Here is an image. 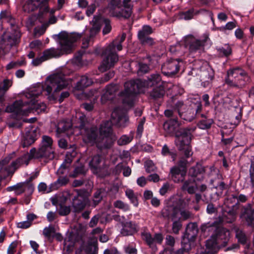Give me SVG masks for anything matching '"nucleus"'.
<instances>
[{
  "label": "nucleus",
  "mask_w": 254,
  "mask_h": 254,
  "mask_svg": "<svg viewBox=\"0 0 254 254\" xmlns=\"http://www.w3.org/2000/svg\"><path fill=\"white\" fill-rule=\"evenodd\" d=\"M161 80L160 74L156 73L149 75L147 79L144 81L136 79L126 82L125 84V89L121 93V96L123 97V103L128 107H133L136 95L142 91L143 87L155 86L159 84Z\"/></svg>",
  "instance_id": "nucleus-1"
},
{
  "label": "nucleus",
  "mask_w": 254,
  "mask_h": 254,
  "mask_svg": "<svg viewBox=\"0 0 254 254\" xmlns=\"http://www.w3.org/2000/svg\"><path fill=\"white\" fill-rule=\"evenodd\" d=\"M161 80L160 74L156 73L149 75L147 79L144 81L136 79L126 82L125 84V89L121 93V96L123 97V103L128 107H133L136 95L142 91L143 87L155 86L159 84Z\"/></svg>",
  "instance_id": "nucleus-2"
},
{
  "label": "nucleus",
  "mask_w": 254,
  "mask_h": 254,
  "mask_svg": "<svg viewBox=\"0 0 254 254\" xmlns=\"http://www.w3.org/2000/svg\"><path fill=\"white\" fill-rule=\"evenodd\" d=\"M68 85L69 82L64 74L56 73L46 78L45 83L42 85V89L47 92L46 95L48 96V99L50 102L55 103L58 100L59 103H61L65 98L69 96V93L68 91H64L58 98L59 92L67 87Z\"/></svg>",
  "instance_id": "nucleus-3"
},
{
  "label": "nucleus",
  "mask_w": 254,
  "mask_h": 254,
  "mask_svg": "<svg viewBox=\"0 0 254 254\" xmlns=\"http://www.w3.org/2000/svg\"><path fill=\"white\" fill-rule=\"evenodd\" d=\"M53 140L51 137L44 135L42 137L41 146L38 150L32 148L29 153L24 154L11 162L10 166L13 168L14 172L23 164L28 165L29 161L33 158H53L54 151L52 150Z\"/></svg>",
  "instance_id": "nucleus-4"
},
{
  "label": "nucleus",
  "mask_w": 254,
  "mask_h": 254,
  "mask_svg": "<svg viewBox=\"0 0 254 254\" xmlns=\"http://www.w3.org/2000/svg\"><path fill=\"white\" fill-rule=\"evenodd\" d=\"M251 77L248 72L239 66L229 69L225 78V83L229 87L242 89L251 82Z\"/></svg>",
  "instance_id": "nucleus-5"
},
{
  "label": "nucleus",
  "mask_w": 254,
  "mask_h": 254,
  "mask_svg": "<svg viewBox=\"0 0 254 254\" xmlns=\"http://www.w3.org/2000/svg\"><path fill=\"white\" fill-rule=\"evenodd\" d=\"M195 129V127H180L175 135V143L176 146L187 158L192 154L190 143L193 137L192 133Z\"/></svg>",
  "instance_id": "nucleus-6"
},
{
  "label": "nucleus",
  "mask_w": 254,
  "mask_h": 254,
  "mask_svg": "<svg viewBox=\"0 0 254 254\" xmlns=\"http://www.w3.org/2000/svg\"><path fill=\"white\" fill-rule=\"evenodd\" d=\"M78 125L82 136L83 141L86 144L91 146L96 145L97 147V143L99 140L98 128L96 126L86 127V124L88 123L86 116L82 113L76 115Z\"/></svg>",
  "instance_id": "nucleus-7"
},
{
  "label": "nucleus",
  "mask_w": 254,
  "mask_h": 254,
  "mask_svg": "<svg viewBox=\"0 0 254 254\" xmlns=\"http://www.w3.org/2000/svg\"><path fill=\"white\" fill-rule=\"evenodd\" d=\"M98 131L100 141L97 143V148L100 150L111 148L117 139L113 132L112 123L108 121L103 122Z\"/></svg>",
  "instance_id": "nucleus-8"
},
{
  "label": "nucleus",
  "mask_w": 254,
  "mask_h": 254,
  "mask_svg": "<svg viewBox=\"0 0 254 254\" xmlns=\"http://www.w3.org/2000/svg\"><path fill=\"white\" fill-rule=\"evenodd\" d=\"M197 224L190 223L186 227V232L182 237L181 248L179 249L176 254H189L192 247L196 239L198 233Z\"/></svg>",
  "instance_id": "nucleus-9"
},
{
  "label": "nucleus",
  "mask_w": 254,
  "mask_h": 254,
  "mask_svg": "<svg viewBox=\"0 0 254 254\" xmlns=\"http://www.w3.org/2000/svg\"><path fill=\"white\" fill-rule=\"evenodd\" d=\"M116 48L119 51H121L122 50V43L119 42L116 44L115 42H113L103 50L102 54L105 57L100 65V70H107L113 67L118 61L119 58L115 51Z\"/></svg>",
  "instance_id": "nucleus-10"
},
{
  "label": "nucleus",
  "mask_w": 254,
  "mask_h": 254,
  "mask_svg": "<svg viewBox=\"0 0 254 254\" xmlns=\"http://www.w3.org/2000/svg\"><path fill=\"white\" fill-rule=\"evenodd\" d=\"M187 206V202L182 198L176 199L172 204H169L162 210L163 218L174 221L178 219L180 209L184 208Z\"/></svg>",
  "instance_id": "nucleus-11"
},
{
  "label": "nucleus",
  "mask_w": 254,
  "mask_h": 254,
  "mask_svg": "<svg viewBox=\"0 0 254 254\" xmlns=\"http://www.w3.org/2000/svg\"><path fill=\"white\" fill-rule=\"evenodd\" d=\"M184 64L183 61L180 59H171L164 63L161 66V72L168 77H174L179 71L180 67Z\"/></svg>",
  "instance_id": "nucleus-12"
},
{
  "label": "nucleus",
  "mask_w": 254,
  "mask_h": 254,
  "mask_svg": "<svg viewBox=\"0 0 254 254\" xmlns=\"http://www.w3.org/2000/svg\"><path fill=\"white\" fill-rule=\"evenodd\" d=\"M153 32V29L148 25L142 26L138 31L137 38L142 46L152 47L156 44L155 39L150 36Z\"/></svg>",
  "instance_id": "nucleus-13"
},
{
  "label": "nucleus",
  "mask_w": 254,
  "mask_h": 254,
  "mask_svg": "<svg viewBox=\"0 0 254 254\" xmlns=\"http://www.w3.org/2000/svg\"><path fill=\"white\" fill-rule=\"evenodd\" d=\"M40 136V129L38 127L30 126L23 136L21 146L23 148L28 147L34 143Z\"/></svg>",
  "instance_id": "nucleus-14"
},
{
  "label": "nucleus",
  "mask_w": 254,
  "mask_h": 254,
  "mask_svg": "<svg viewBox=\"0 0 254 254\" xmlns=\"http://www.w3.org/2000/svg\"><path fill=\"white\" fill-rule=\"evenodd\" d=\"M49 0H28L23 8L28 12L39 9V14L48 12L49 10L48 2Z\"/></svg>",
  "instance_id": "nucleus-15"
},
{
  "label": "nucleus",
  "mask_w": 254,
  "mask_h": 254,
  "mask_svg": "<svg viewBox=\"0 0 254 254\" xmlns=\"http://www.w3.org/2000/svg\"><path fill=\"white\" fill-rule=\"evenodd\" d=\"M208 38V37L206 36L204 39L200 40L196 39L192 35H189L185 39L184 46L190 53L196 52L203 47Z\"/></svg>",
  "instance_id": "nucleus-16"
},
{
  "label": "nucleus",
  "mask_w": 254,
  "mask_h": 254,
  "mask_svg": "<svg viewBox=\"0 0 254 254\" xmlns=\"http://www.w3.org/2000/svg\"><path fill=\"white\" fill-rule=\"evenodd\" d=\"M213 235L219 242L220 246L226 247L229 240L230 232L224 227H218L216 228Z\"/></svg>",
  "instance_id": "nucleus-17"
},
{
  "label": "nucleus",
  "mask_w": 254,
  "mask_h": 254,
  "mask_svg": "<svg viewBox=\"0 0 254 254\" xmlns=\"http://www.w3.org/2000/svg\"><path fill=\"white\" fill-rule=\"evenodd\" d=\"M241 217L243 218L248 226L254 228V207L251 203H248L242 209Z\"/></svg>",
  "instance_id": "nucleus-18"
},
{
  "label": "nucleus",
  "mask_w": 254,
  "mask_h": 254,
  "mask_svg": "<svg viewBox=\"0 0 254 254\" xmlns=\"http://www.w3.org/2000/svg\"><path fill=\"white\" fill-rule=\"evenodd\" d=\"M163 129L168 135L175 136L176 132L180 127L178 118H175L165 122L163 125Z\"/></svg>",
  "instance_id": "nucleus-19"
},
{
  "label": "nucleus",
  "mask_w": 254,
  "mask_h": 254,
  "mask_svg": "<svg viewBox=\"0 0 254 254\" xmlns=\"http://www.w3.org/2000/svg\"><path fill=\"white\" fill-rule=\"evenodd\" d=\"M89 166L94 174L100 172L102 169L103 157L102 155L96 154L90 157Z\"/></svg>",
  "instance_id": "nucleus-20"
},
{
  "label": "nucleus",
  "mask_w": 254,
  "mask_h": 254,
  "mask_svg": "<svg viewBox=\"0 0 254 254\" xmlns=\"http://www.w3.org/2000/svg\"><path fill=\"white\" fill-rule=\"evenodd\" d=\"M205 172L204 168L200 164L197 163L195 166L190 168L189 175L193 178V182H200L203 179Z\"/></svg>",
  "instance_id": "nucleus-21"
},
{
  "label": "nucleus",
  "mask_w": 254,
  "mask_h": 254,
  "mask_svg": "<svg viewBox=\"0 0 254 254\" xmlns=\"http://www.w3.org/2000/svg\"><path fill=\"white\" fill-rule=\"evenodd\" d=\"M123 228L121 233L123 236H132L138 231V226L135 222L127 221L122 223Z\"/></svg>",
  "instance_id": "nucleus-22"
},
{
  "label": "nucleus",
  "mask_w": 254,
  "mask_h": 254,
  "mask_svg": "<svg viewBox=\"0 0 254 254\" xmlns=\"http://www.w3.org/2000/svg\"><path fill=\"white\" fill-rule=\"evenodd\" d=\"M117 91V87L115 84H110L106 86L105 92L102 95L101 100L102 103L107 101L112 100Z\"/></svg>",
  "instance_id": "nucleus-23"
},
{
  "label": "nucleus",
  "mask_w": 254,
  "mask_h": 254,
  "mask_svg": "<svg viewBox=\"0 0 254 254\" xmlns=\"http://www.w3.org/2000/svg\"><path fill=\"white\" fill-rule=\"evenodd\" d=\"M170 174L172 180L178 183L184 181L187 173L178 167L173 166L170 170Z\"/></svg>",
  "instance_id": "nucleus-24"
},
{
  "label": "nucleus",
  "mask_w": 254,
  "mask_h": 254,
  "mask_svg": "<svg viewBox=\"0 0 254 254\" xmlns=\"http://www.w3.org/2000/svg\"><path fill=\"white\" fill-rule=\"evenodd\" d=\"M152 59L150 56H147L143 61L137 63L136 64L137 73L138 75H142L147 73L150 70L149 64Z\"/></svg>",
  "instance_id": "nucleus-25"
},
{
  "label": "nucleus",
  "mask_w": 254,
  "mask_h": 254,
  "mask_svg": "<svg viewBox=\"0 0 254 254\" xmlns=\"http://www.w3.org/2000/svg\"><path fill=\"white\" fill-rule=\"evenodd\" d=\"M23 102L21 100L15 101L12 105L6 106L5 112L13 113L16 115H23L24 111L22 109Z\"/></svg>",
  "instance_id": "nucleus-26"
},
{
  "label": "nucleus",
  "mask_w": 254,
  "mask_h": 254,
  "mask_svg": "<svg viewBox=\"0 0 254 254\" xmlns=\"http://www.w3.org/2000/svg\"><path fill=\"white\" fill-rule=\"evenodd\" d=\"M80 36L70 35L68 39L60 42L62 49L66 53H70L72 50V47L73 43L75 42Z\"/></svg>",
  "instance_id": "nucleus-27"
},
{
  "label": "nucleus",
  "mask_w": 254,
  "mask_h": 254,
  "mask_svg": "<svg viewBox=\"0 0 254 254\" xmlns=\"http://www.w3.org/2000/svg\"><path fill=\"white\" fill-rule=\"evenodd\" d=\"M93 82V79L90 76L84 75L81 76L79 80L77 82L75 88L78 90H83L91 85Z\"/></svg>",
  "instance_id": "nucleus-28"
},
{
  "label": "nucleus",
  "mask_w": 254,
  "mask_h": 254,
  "mask_svg": "<svg viewBox=\"0 0 254 254\" xmlns=\"http://www.w3.org/2000/svg\"><path fill=\"white\" fill-rule=\"evenodd\" d=\"M11 85V81L8 79H4L3 82L0 84V104L2 107L4 106L5 93Z\"/></svg>",
  "instance_id": "nucleus-29"
},
{
  "label": "nucleus",
  "mask_w": 254,
  "mask_h": 254,
  "mask_svg": "<svg viewBox=\"0 0 254 254\" xmlns=\"http://www.w3.org/2000/svg\"><path fill=\"white\" fill-rule=\"evenodd\" d=\"M92 22V27L90 29L89 31V39L93 38L94 36H95L100 32L101 29L100 19L98 15L94 16Z\"/></svg>",
  "instance_id": "nucleus-30"
},
{
  "label": "nucleus",
  "mask_w": 254,
  "mask_h": 254,
  "mask_svg": "<svg viewBox=\"0 0 254 254\" xmlns=\"http://www.w3.org/2000/svg\"><path fill=\"white\" fill-rule=\"evenodd\" d=\"M92 22V27L90 29L89 31V39L93 38L94 36H95L100 32L101 29L100 19L98 15L94 16Z\"/></svg>",
  "instance_id": "nucleus-31"
},
{
  "label": "nucleus",
  "mask_w": 254,
  "mask_h": 254,
  "mask_svg": "<svg viewBox=\"0 0 254 254\" xmlns=\"http://www.w3.org/2000/svg\"><path fill=\"white\" fill-rule=\"evenodd\" d=\"M72 125L70 122L61 121L58 124L57 132L58 134L65 133L66 131H71ZM72 131H71V132Z\"/></svg>",
  "instance_id": "nucleus-32"
},
{
  "label": "nucleus",
  "mask_w": 254,
  "mask_h": 254,
  "mask_svg": "<svg viewBox=\"0 0 254 254\" xmlns=\"http://www.w3.org/2000/svg\"><path fill=\"white\" fill-rule=\"evenodd\" d=\"M86 206V200L74 196L72 198V206L75 213H79L84 209Z\"/></svg>",
  "instance_id": "nucleus-33"
},
{
  "label": "nucleus",
  "mask_w": 254,
  "mask_h": 254,
  "mask_svg": "<svg viewBox=\"0 0 254 254\" xmlns=\"http://www.w3.org/2000/svg\"><path fill=\"white\" fill-rule=\"evenodd\" d=\"M187 105L184 104V102L181 101H177L174 105V110L176 111L180 117L187 121V119L186 118V110L187 108Z\"/></svg>",
  "instance_id": "nucleus-34"
},
{
  "label": "nucleus",
  "mask_w": 254,
  "mask_h": 254,
  "mask_svg": "<svg viewBox=\"0 0 254 254\" xmlns=\"http://www.w3.org/2000/svg\"><path fill=\"white\" fill-rule=\"evenodd\" d=\"M218 55L220 58H228L232 54V49L228 44L216 48Z\"/></svg>",
  "instance_id": "nucleus-35"
},
{
  "label": "nucleus",
  "mask_w": 254,
  "mask_h": 254,
  "mask_svg": "<svg viewBox=\"0 0 254 254\" xmlns=\"http://www.w3.org/2000/svg\"><path fill=\"white\" fill-rule=\"evenodd\" d=\"M98 16L100 19L101 27L103 24H104V27L102 31L103 34L105 35L109 34L112 30L111 21L108 18L103 17L101 15H98Z\"/></svg>",
  "instance_id": "nucleus-36"
},
{
  "label": "nucleus",
  "mask_w": 254,
  "mask_h": 254,
  "mask_svg": "<svg viewBox=\"0 0 254 254\" xmlns=\"http://www.w3.org/2000/svg\"><path fill=\"white\" fill-rule=\"evenodd\" d=\"M164 94V88L161 85H159V86L154 88L150 93V96L152 98L155 99L163 97Z\"/></svg>",
  "instance_id": "nucleus-37"
},
{
  "label": "nucleus",
  "mask_w": 254,
  "mask_h": 254,
  "mask_svg": "<svg viewBox=\"0 0 254 254\" xmlns=\"http://www.w3.org/2000/svg\"><path fill=\"white\" fill-rule=\"evenodd\" d=\"M236 238L238 240V243L242 245L247 244L249 241L246 234L242 230H238L236 231Z\"/></svg>",
  "instance_id": "nucleus-38"
},
{
  "label": "nucleus",
  "mask_w": 254,
  "mask_h": 254,
  "mask_svg": "<svg viewBox=\"0 0 254 254\" xmlns=\"http://www.w3.org/2000/svg\"><path fill=\"white\" fill-rule=\"evenodd\" d=\"M131 13V10L129 8L122 9L120 11L116 12L115 16L119 19H127L130 17Z\"/></svg>",
  "instance_id": "nucleus-39"
},
{
  "label": "nucleus",
  "mask_w": 254,
  "mask_h": 254,
  "mask_svg": "<svg viewBox=\"0 0 254 254\" xmlns=\"http://www.w3.org/2000/svg\"><path fill=\"white\" fill-rule=\"evenodd\" d=\"M219 245L215 237L212 235L210 238L206 242V248L210 250H214L218 247Z\"/></svg>",
  "instance_id": "nucleus-40"
},
{
  "label": "nucleus",
  "mask_w": 254,
  "mask_h": 254,
  "mask_svg": "<svg viewBox=\"0 0 254 254\" xmlns=\"http://www.w3.org/2000/svg\"><path fill=\"white\" fill-rule=\"evenodd\" d=\"M86 171L85 166L83 165H80L76 166L74 168L72 174H71L70 176L73 178L77 177L79 175H83V177H85L86 174Z\"/></svg>",
  "instance_id": "nucleus-41"
},
{
  "label": "nucleus",
  "mask_w": 254,
  "mask_h": 254,
  "mask_svg": "<svg viewBox=\"0 0 254 254\" xmlns=\"http://www.w3.org/2000/svg\"><path fill=\"white\" fill-rule=\"evenodd\" d=\"M126 195L130 200L133 205L137 207L138 205L137 197L134 191L131 189H127L125 192Z\"/></svg>",
  "instance_id": "nucleus-42"
},
{
  "label": "nucleus",
  "mask_w": 254,
  "mask_h": 254,
  "mask_svg": "<svg viewBox=\"0 0 254 254\" xmlns=\"http://www.w3.org/2000/svg\"><path fill=\"white\" fill-rule=\"evenodd\" d=\"M54 233H55V229L53 226L50 225L48 227H45L43 230V235L51 242L54 239V236H52V235Z\"/></svg>",
  "instance_id": "nucleus-43"
},
{
  "label": "nucleus",
  "mask_w": 254,
  "mask_h": 254,
  "mask_svg": "<svg viewBox=\"0 0 254 254\" xmlns=\"http://www.w3.org/2000/svg\"><path fill=\"white\" fill-rule=\"evenodd\" d=\"M20 35L16 34H11L7 36V44L11 47L16 46L20 41Z\"/></svg>",
  "instance_id": "nucleus-44"
},
{
  "label": "nucleus",
  "mask_w": 254,
  "mask_h": 254,
  "mask_svg": "<svg viewBox=\"0 0 254 254\" xmlns=\"http://www.w3.org/2000/svg\"><path fill=\"white\" fill-rule=\"evenodd\" d=\"M214 121L212 119L202 120L198 123V127L202 129H209L211 127Z\"/></svg>",
  "instance_id": "nucleus-45"
},
{
  "label": "nucleus",
  "mask_w": 254,
  "mask_h": 254,
  "mask_svg": "<svg viewBox=\"0 0 254 254\" xmlns=\"http://www.w3.org/2000/svg\"><path fill=\"white\" fill-rule=\"evenodd\" d=\"M173 221L172 231L175 234H178L179 231L182 228V218H178L177 220L175 219Z\"/></svg>",
  "instance_id": "nucleus-46"
},
{
  "label": "nucleus",
  "mask_w": 254,
  "mask_h": 254,
  "mask_svg": "<svg viewBox=\"0 0 254 254\" xmlns=\"http://www.w3.org/2000/svg\"><path fill=\"white\" fill-rule=\"evenodd\" d=\"M161 153L163 156H171L173 160H175L177 157V154L175 152L171 151L166 144H165L163 146L161 150Z\"/></svg>",
  "instance_id": "nucleus-47"
},
{
  "label": "nucleus",
  "mask_w": 254,
  "mask_h": 254,
  "mask_svg": "<svg viewBox=\"0 0 254 254\" xmlns=\"http://www.w3.org/2000/svg\"><path fill=\"white\" fill-rule=\"evenodd\" d=\"M194 15V9L190 8L186 11H183L180 13L182 18L188 20L192 19Z\"/></svg>",
  "instance_id": "nucleus-48"
},
{
  "label": "nucleus",
  "mask_w": 254,
  "mask_h": 254,
  "mask_svg": "<svg viewBox=\"0 0 254 254\" xmlns=\"http://www.w3.org/2000/svg\"><path fill=\"white\" fill-rule=\"evenodd\" d=\"M190 108L191 109H193L195 112V115H198L202 111V105L200 101H197L195 103H192L190 105Z\"/></svg>",
  "instance_id": "nucleus-49"
},
{
  "label": "nucleus",
  "mask_w": 254,
  "mask_h": 254,
  "mask_svg": "<svg viewBox=\"0 0 254 254\" xmlns=\"http://www.w3.org/2000/svg\"><path fill=\"white\" fill-rule=\"evenodd\" d=\"M203 76H204V77L202 78V79L204 80L205 82H209L212 81L214 78V72L212 70L210 71H204L201 77H202Z\"/></svg>",
  "instance_id": "nucleus-50"
},
{
  "label": "nucleus",
  "mask_w": 254,
  "mask_h": 254,
  "mask_svg": "<svg viewBox=\"0 0 254 254\" xmlns=\"http://www.w3.org/2000/svg\"><path fill=\"white\" fill-rule=\"evenodd\" d=\"M187 206L188 204H187V206L184 208L180 209V210H179V213L181 216L180 218H182V221L189 219L191 216V213L186 209Z\"/></svg>",
  "instance_id": "nucleus-51"
},
{
  "label": "nucleus",
  "mask_w": 254,
  "mask_h": 254,
  "mask_svg": "<svg viewBox=\"0 0 254 254\" xmlns=\"http://www.w3.org/2000/svg\"><path fill=\"white\" fill-rule=\"evenodd\" d=\"M141 236L147 245L151 247L153 245V238L149 233L142 232Z\"/></svg>",
  "instance_id": "nucleus-52"
},
{
  "label": "nucleus",
  "mask_w": 254,
  "mask_h": 254,
  "mask_svg": "<svg viewBox=\"0 0 254 254\" xmlns=\"http://www.w3.org/2000/svg\"><path fill=\"white\" fill-rule=\"evenodd\" d=\"M141 236L147 245L151 247L153 245V238L149 233L142 232Z\"/></svg>",
  "instance_id": "nucleus-53"
},
{
  "label": "nucleus",
  "mask_w": 254,
  "mask_h": 254,
  "mask_svg": "<svg viewBox=\"0 0 254 254\" xmlns=\"http://www.w3.org/2000/svg\"><path fill=\"white\" fill-rule=\"evenodd\" d=\"M56 51L55 49H49L46 50L44 53L43 57L45 60L56 56Z\"/></svg>",
  "instance_id": "nucleus-54"
},
{
  "label": "nucleus",
  "mask_w": 254,
  "mask_h": 254,
  "mask_svg": "<svg viewBox=\"0 0 254 254\" xmlns=\"http://www.w3.org/2000/svg\"><path fill=\"white\" fill-rule=\"evenodd\" d=\"M23 124L19 120L10 121L7 123V126L9 128H19L22 127Z\"/></svg>",
  "instance_id": "nucleus-55"
},
{
  "label": "nucleus",
  "mask_w": 254,
  "mask_h": 254,
  "mask_svg": "<svg viewBox=\"0 0 254 254\" xmlns=\"http://www.w3.org/2000/svg\"><path fill=\"white\" fill-rule=\"evenodd\" d=\"M70 212V206L61 205L59 210V214L61 216L67 215Z\"/></svg>",
  "instance_id": "nucleus-56"
},
{
  "label": "nucleus",
  "mask_w": 254,
  "mask_h": 254,
  "mask_svg": "<svg viewBox=\"0 0 254 254\" xmlns=\"http://www.w3.org/2000/svg\"><path fill=\"white\" fill-rule=\"evenodd\" d=\"M102 191L101 190H98L94 193V197L95 199L93 200L94 204L96 206L98 205L102 200L103 197L101 195Z\"/></svg>",
  "instance_id": "nucleus-57"
},
{
  "label": "nucleus",
  "mask_w": 254,
  "mask_h": 254,
  "mask_svg": "<svg viewBox=\"0 0 254 254\" xmlns=\"http://www.w3.org/2000/svg\"><path fill=\"white\" fill-rule=\"evenodd\" d=\"M131 141L130 138L127 135H124L118 140V144L120 146L128 144Z\"/></svg>",
  "instance_id": "nucleus-58"
},
{
  "label": "nucleus",
  "mask_w": 254,
  "mask_h": 254,
  "mask_svg": "<svg viewBox=\"0 0 254 254\" xmlns=\"http://www.w3.org/2000/svg\"><path fill=\"white\" fill-rule=\"evenodd\" d=\"M77 194L75 195V197L82 199L86 200L87 197V191L85 189H80L76 190Z\"/></svg>",
  "instance_id": "nucleus-59"
},
{
  "label": "nucleus",
  "mask_w": 254,
  "mask_h": 254,
  "mask_svg": "<svg viewBox=\"0 0 254 254\" xmlns=\"http://www.w3.org/2000/svg\"><path fill=\"white\" fill-rule=\"evenodd\" d=\"M236 27V21H230L226 23L225 26L221 27L220 28V30L224 31L225 30H231L235 28Z\"/></svg>",
  "instance_id": "nucleus-60"
},
{
  "label": "nucleus",
  "mask_w": 254,
  "mask_h": 254,
  "mask_svg": "<svg viewBox=\"0 0 254 254\" xmlns=\"http://www.w3.org/2000/svg\"><path fill=\"white\" fill-rule=\"evenodd\" d=\"M188 161L184 158L180 159L177 163L176 167H178L179 168H181V170L187 172V165Z\"/></svg>",
  "instance_id": "nucleus-61"
},
{
  "label": "nucleus",
  "mask_w": 254,
  "mask_h": 254,
  "mask_svg": "<svg viewBox=\"0 0 254 254\" xmlns=\"http://www.w3.org/2000/svg\"><path fill=\"white\" fill-rule=\"evenodd\" d=\"M215 188L217 190H220L219 192H216L217 195H220L222 194L223 191L224 190L227 189V186L224 182H220L218 184L217 186L215 187Z\"/></svg>",
  "instance_id": "nucleus-62"
},
{
  "label": "nucleus",
  "mask_w": 254,
  "mask_h": 254,
  "mask_svg": "<svg viewBox=\"0 0 254 254\" xmlns=\"http://www.w3.org/2000/svg\"><path fill=\"white\" fill-rule=\"evenodd\" d=\"M115 75V72L113 70L109 71V72L105 73L101 78L102 82H107L111 78L113 77Z\"/></svg>",
  "instance_id": "nucleus-63"
},
{
  "label": "nucleus",
  "mask_w": 254,
  "mask_h": 254,
  "mask_svg": "<svg viewBox=\"0 0 254 254\" xmlns=\"http://www.w3.org/2000/svg\"><path fill=\"white\" fill-rule=\"evenodd\" d=\"M114 206L115 207L121 209L126 210L127 208V205L120 200L115 201L114 203Z\"/></svg>",
  "instance_id": "nucleus-64"
}]
</instances>
